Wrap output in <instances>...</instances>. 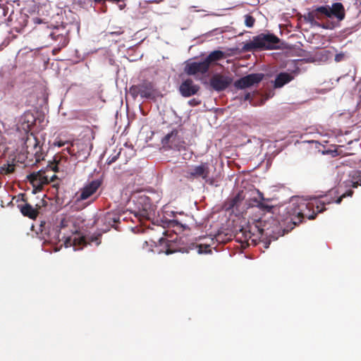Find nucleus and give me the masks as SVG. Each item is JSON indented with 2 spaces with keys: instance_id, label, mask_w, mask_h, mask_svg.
Returning a JSON list of instances; mask_svg holds the SVG:
<instances>
[{
  "instance_id": "obj_25",
  "label": "nucleus",
  "mask_w": 361,
  "mask_h": 361,
  "mask_svg": "<svg viewBox=\"0 0 361 361\" xmlns=\"http://www.w3.org/2000/svg\"><path fill=\"white\" fill-rule=\"evenodd\" d=\"M349 58V55L347 52L341 51L335 55L334 61L337 63L344 61Z\"/></svg>"
},
{
  "instance_id": "obj_26",
  "label": "nucleus",
  "mask_w": 361,
  "mask_h": 361,
  "mask_svg": "<svg viewBox=\"0 0 361 361\" xmlns=\"http://www.w3.org/2000/svg\"><path fill=\"white\" fill-rule=\"evenodd\" d=\"M197 249L198 254H208L212 252L208 244H200L197 246Z\"/></svg>"
},
{
  "instance_id": "obj_11",
  "label": "nucleus",
  "mask_w": 361,
  "mask_h": 361,
  "mask_svg": "<svg viewBox=\"0 0 361 361\" xmlns=\"http://www.w3.org/2000/svg\"><path fill=\"white\" fill-rule=\"evenodd\" d=\"M209 67L204 60L201 61H188L185 66L184 71L190 75L204 74L207 72Z\"/></svg>"
},
{
  "instance_id": "obj_9",
  "label": "nucleus",
  "mask_w": 361,
  "mask_h": 361,
  "mask_svg": "<svg viewBox=\"0 0 361 361\" xmlns=\"http://www.w3.org/2000/svg\"><path fill=\"white\" fill-rule=\"evenodd\" d=\"M162 143L164 145H168L171 149L180 150L183 147L184 141L179 135V131L175 129L162 139Z\"/></svg>"
},
{
  "instance_id": "obj_17",
  "label": "nucleus",
  "mask_w": 361,
  "mask_h": 361,
  "mask_svg": "<svg viewBox=\"0 0 361 361\" xmlns=\"http://www.w3.org/2000/svg\"><path fill=\"white\" fill-rule=\"evenodd\" d=\"M183 215V212H179L174 211H165L164 212V218L167 221H169V225L171 226H180L181 227L185 228V226L183 225L181 221L177 217V215Z\"/></svg>"
},
{
  "instance_id": "obj_2",
  "label": "nucleus",
  "mask_w": 361,
  "mask_h": 361,
  "mask_svg": "<svg viewBox=\"0 0 361 361\" xmlns=\"http://www.w3.org/2000/svg\"><path fill=\"white\" fill-rule=\"evenodd\" d=\"M330 202L327 197H293L287 207V214L300 219L306 216L309 219H314L317 213L324 210V205Z\"/></svg>"
},
{
  "instance_id": "obj_27",
  "label": "nucleus",
  "mask_w": 361,
  "mask_h": 361,
  "mask_svg": "<svg viewBox=\"0 0 361 361\" xmlns=\"http://www.w3.org/2000/svg\"><path fill=\"white\" fill-rule=\"evenodd\" d=\"M255 18L250 15L245 16V24L247 27H252L255 23Z\"/></svg>"
},
{
  "instance_id": "obj_6",
  "label": "nucleus",
  "mask_w": 361,
  "mask_h": 361,
  "mask_svg": "<svg viewBox=\"0 0 361 361\" xmlns=\"http://www.w3.org/2000/svg\"><path fill=\"white\" fill-rule=\"evenodd\" d=\"M138 204L142 205L137 211L134 212V215L139 220L149 219L154 214L153 207L146 196L140 197L138 200Z\"/></svg>"
},
{
  "instance_id": "obj_21",
  "label": "nucleus",
  "mask_w": 361,
  "mask_h": 361,
  "mask_svg": "<svg viewBox=\"0 0 361 361\" xmlns=\"http://www.w3.org/2000/svg\"><path fill=\"white\" fill-rule=\"evenodd\" d=\"M224 53L219 50H215L212 51L204 60L207 63V66L209 68L210 64L212 62H215L223 59Z\"/></svg>"
},
{
  "instance_id": "obj_22",
  "label": "nucleus",
  "mask_w": 361,
  "mask_h": 361,
  "mask_svg": "<svg viewBox=\"0 0 361 361\" xmlns=\"http://www.w3.org/2000/svg\"><path fill=\"white\" fill-rule=\"evenodd\" d=\"M21 213L30 219H35L37 215V212L30 204H25L20 207Z\"/></svg>"
},
{
  "instance_id": "obj_30",
  "label": "nucleus",
  "mask_w": 361,
  "mask_h": 361,
  "mask_svg": "<svg viewBox=\"0 0 361 361\" xmlns=\"http://www.w3.org/2000/svg\"><path fill=\"white\" fill-rule=\"evenodd\" d=\"M118 155H119V153H117L116 154H115L112 157H109L107 159V164H111L115 162L116 161V159H118Z\"/></svg>"
},
{
  "instance_id": "obj_15",
  "label": "nucleus",
  "mask_w": 361,
  "mask_h": 361,
  "mask_svg": "<svg viewBox=\"0 0 361 361\" xmlns=\"http://www.w3.org/2000/svg\"><path fill=\"white\" fill-rule=\"evenodd\" d=\"M179 90L183 96L190 97L197 92L199 86L194 84L191 79H187L182 82Z\"/></svg>"
},
{
  "instance_id": "obj_5",
  "label": "nucleus",
  "mask_w": 361,
  "mask_h": 361,
  "mask_svg": "<svg viewBox=\"0 0 361 361\" xmlns=\"http://www.w3.org/2000/svg\"><path fill=\"white\" fill-rule=\"evenodd\" d=\"M188 178H202L207 181L210 173V166L209 163L204 162L200 165L193 166L186 171Z\"/></svg>"
},
{
  "instance_id": "obj_16",
  "label": "nucleus",
  "mask_w": 361,
  "mask_h": 361,
  "mask_svg": "<svg viewBox=\"0 0 361 361\" xmlns=\"http://www.w3.org/2000/svg\"><path fill=\"white\" fill-rule=\"evenodd\" d=\"M256 195H254L250 199V204L252 207H257L264 211H269L271 209V207L266 203V200L264 198L263 194L259 190L255 192Z\"/></svg>"
},
{
  "instance_id": "obj_35",
  "label": "nucleus",
  "mask_w": 361,
  "mask_h": 361,
  "mask_svg": "<svg viewBox=\"0 0 361 361\" xmlns=\"http://www.w3.org/2000/svg\"><path fill=\"white\" fill-rule=\"evenodd\" d=\"M250 93H247V94H246L245 95L244 99H245V100H248V99H250Z\"/></svg>"
},
{
  "instance_id": "obj_37",
  "label": "nucleus",
  "mask_w": 361,
  "mask_h": 361,
  "mask_svg": "<svg viewBox=\"0 0 361 361\" xmlns=\"http://www.w3.org/2000/svg\"><path fill=\"white\" fill-rule=\"evenodd\" d=\"M125 5H119L120 10H122L124 8Z\"/></svg>"
},
{
  "instance_id": "obj_19",
  "label": "nucleus",
  "mask_w": 361,
  "mask_h": 361,
  "mask_svg": "<svg viewBox=\"0 0 361 361\" xmlns=\"http://www.w3.org/2000/svg\"><path fill=\"white\" fill-rule=\"evenodd\" d=\"M140 95L143 98H152L154 96L153 85L151 82H144L139 85Z\"/></svg>"
},
{
  "instance_id": "obj_12",
  "label": "nucleus",
  "mask_w": 361,
  "mask_h": 361,
  "mask_svg": "<svg viewBox=\"0 0 361 361\" xmlns=\"http://www.w3.org/2000/svg\"><path fill=\"white\" fill-rule=\"evenodd\" d=\"M101 181L99 180H92L86 184L79 192L77 201L85 200L90 198L99 188Z\"/></svg>"
},
{
  "instance_id": "obj_14",
  "label": "nucleus",
  "mask_w": 361,
  "mask_h": 361,
  "mask_svg": "<svg viewBox=\"0 0 361 361\" xmlns=\"http://www.w3.org/2000/svg\"><path fill=\"white\" fill-rule=\"evenodd\" d=\"M27 179L34 187L40 188L42 185L47 184L50 181L51 178L46 176L44 171L40 170L28 175Z\"/></svg>"
},
{
  "instance_id": "obj_8",
  "label": "nucleus",
  "mask_w": 361,
  "mask_h": 361,
  "mask_svg": "<svg viewBox=\"0 0 361 361\" xmlns=\"http://www.w3.org/2000/svg\"><path fill=\"white\" fill-rule=\"evenodd\" d=\"M87 243H90L87 239L80 232L78 231L66 238L64 241L65 247H73L74 251L81 250Z\"/></svg>"
},
{
  "instance_id": "obj_32",
  "label": "nucleus",
  "mask_w": 361,
  "mask_h": 361,
  "mask_svg": "<svg viewBox=\"0 0 361 361\" xmlns=\"http://www.w3.org/2000/svg\"><path fill=\"white\" fill-rule=\"evenodd\" d=\"M123 33V31L121 30V29L118 31H115V32H109V35H120Z\"/></svg>"
},
{
  "instance_id": "obj_34",
  "label": "nucleus",
  "mask_w": 361,
  "mask_h": 361,
  "mask_svg": "<svg viewBox=\"0 0 361 361\" xmlns=\"http://www.w3.org/2000/svg\"><path fill=\"white\" fill-rule=\"evenodd\" d=\"M166 240L164 238H159V245H162L166 243Z\"/></svg>"
},
{
  "instance_id": "obj_4",
  "label": "nucleus",
  "mask_w": 361,
  "mask_h": 361,
  "mask_svg": "<svg viewBox=\"0 0 361 361\" xmlns=\"http://www.w3.org/2000/svg\"><path fill=\"white\" fill-rule=\"evenodd\" d=\"M255 228L257 229L258 235L261 237H266L269 238L268 240L264 242V247L268 248L271 240H276L279 236L283 235V232L281 233L280 228L277 226L276 221L272 220V223L264 222L263 224L260 222L259 224L255 225Z\"/></svg>"
},
{
  "instance_id": "obj_18",
  "label": "nucleus",
  "mask_w": 361,
  "mask_h": 361,
  "mask_svg": "<svg viewBox=\"0 0 361 361\" xmlns=\"http://www.w3.org/2000/svg\"><path fill=\"white\" fill-rule=\"evenodd\" d=\"M293 78L294 75H293V73H281L277 75L274 80V87L276 88L281 87L293 80Z\"/></svg>"
},
{
  "instance_id": "obj_38",
  "label": "nucleus",
  "mask_w": 361,
  "mask_h": 361,
  "mask_svg": "<svg viewBox=\"0 0 361 361\" xmlns=\"http://www.w3.org/2000/svg\"><path fill=\"white\" fill-rule=\"evenodd\" d=\"M149 2H154V3H159V1H157V0H154V1H150Z\"/></svg>"
},
{
  "instance_id": "obj_36",
  "label": "nucleus",
  "mask_w": 361,
  "mask_h": 361,
  "mask_svg": "<svg viewBox=\"0 0 361 361\" xmlns=\"http://www.w3.org/2000/svg\"><path fill=\"white\" fill-rule=\"evenodd\" d=\"M171 253H173V251L170 250L169 249L166 250V255H169V254H171Z\"/></svg>"
},
{
  "instance_id": "obj_24",
  "label": "nucleus",
  "mask_w": 361,
  "mask_h": 361,
  "mask_svg": "<svg viewBox=\"0 0 361 361\" xmlns=\"http://www.w3.org/2000/svg\"><path fill=\"white\" fill-rule=\"evenodd\" d=\"M92 146L85 145V148L78 151V158L80 159H86L90 154Z\"/></svg>"
},
{
  "instance_id": "obj_33",
  "label": "nucleus",
  "mask_w": 361,
  "mask_h": 361,
  "mask_svg": "<svg viewBox=\"0 0 361 361\" xmlns=\"http://www.w3.org/2000/svg\"><path fill=\"white\" fill-rule=\"evenodd\" d=\"M91 242H95L96 245H99L100 244V241L99 240L97 237H92Z\"/></svg>"
},
{
  "instance_id": "obj_1",
  "label": "nucleus",
  "mask_w": 361,
  "mask_h": 361,
  "mask_svg": "<svg viewBox=\"0 0 361 361\" xmlns=\"http://www.w3.org/2000/svg\"><path fill=\"white\" fill-rule=\"evenodd\" d=\"M345 16L343 5L340 2L331 6H319L303 16L305 23L311 27H320L325 30H333Z\"/></svg>"
},
{
  "instance_id": "obj_40",
  "label": "nucleus",
  "mask_w": 361,
  "mask_h": 361,
  "mask_svg": "<svg viewBox=\"0 0 361 361\" xmlns=\"http://www.w3.org/2000/svg\"><path fill=\"white\" fill-rule=\"evenodd\" d=\"M145 244H146L147 245H148V242L147 241H145Z\"/></svg>"
},
{
  "instance_id": "obj_23",
  "label": "nucleus",
  "mask_w": 361,
  "mask_h": 361,
  "mask_svg": "<svg viewBox=\"0 0 361 361\" xmlns=\"http://www.w3.org/2000/svg\"><path fill=\"white\" fill-rule=\"evenodd\" d=\"M350 176L352 178L350 180L352 187L357 188L359 185H361V175L360 172L353 171Z\"/></svg>"
},
{
  "instance_id": "obj_29",
  "label": "nucleus",
  "mask_w": 361,
  "mask_h": 361,
  "mask_svg": "<svg viewBox=\"0 0 361 361\" xmlns=\"http://www.w3.org/2000/svg\"><path fill=\"white\" fill-rule=\"evenodd\" d=\"M353 192L352 190H349L345 193H343L340 197H338L335 202L336 204H340L341 202L342 198L345 197L346 196H351L353 195Z\"/></svg>"
},
{
  "instance_id": "obj_28",
  "label": "nucleus",
  "mask_w": 361,
  "mask_h": 361,
  "mask_svg": "<svg viewBox=\"0 0 361 361\" xmlns=\"http://www.w3.org/2000/svg\"><path fill=\"white\" fill-rule=\"evenodd\" d=\"M129 92L133 97H136L138 95H140V88L139 85H133L132 86Z\"/></svg>"
},
{
  "instance_id": "obj_7",
  "label": "nucleus",
  "mask_w": 361,
  "mask_h": 361,
  "mask_svg": "<svg viewBox=\"0 0 361 361\" xmlns=\"http://www.w3.org/2000/svg\"><path fill=\"white\" fill-rule=\"evenodd\" d=\"M25 146L27 154L35 156L36 162H39L43 159V154L41 147L39 146V142L35 135L30 134L27 137Z\"/></svg>"
},
{
  "instance_id": "obj_31",
  "label": "nucleus",
  "mask_w": 361,
  "mask_h": 361,
  "mask_svg": "<svg viewBox=\"0 0 361 361\" xmlns=\"http://www.w3.org/2000/svg\"><path fill=\"white\" fill-rule=\"evenodd\" d=\"M65 144H66V142H64V141H61V140L55 141V142H54V145L55 146H57V147H61L64 146V145H65Z\"/></svg>"
},
{
  "instance_id": "obj_3",
  "label": "nucleus",
  "mask_w": 361,
  "mask_h": 361,
  "mask_svg": "<svg viewBox=\"0 0 361 361\" xmlns=\"http://www.w3.org/2000/svg\"><path fill=\"white\" fill-rule=\"evenodd\" d=\"M279 39L274 35L262 33L245 42L242 49L244 51H252L255 49H275L279 47Z\"/></svg>"
},
{
  "instance_id": "obj_10",
  "label": "nucleus",
  "mask_w": 361,
  "mask_h": 361,
  "mask_svg": "<svg viewBox=\"0 0 361 361\" xmlns=\"http://www.w3.org/2000/svg\"><path fill=\"white\" fill-rule=\"evenodd\" d=\"M264 75L262 73H252L235 82V87L238 89H245L259 83L263 79Z\"/></svg>"
},
{
  "instance_id": "obj_13",
  "label": "nucleus",
  "mask_w": 361,
  "mask_h": 361,
  "mask_svg": "<svg viewBox=\"0 0 361 361\" xmlns=\"http://www.w3.org/2000/svg\"><path fill=\"white\" fill-rule=\"evenodd\" d=\"M232 81V78L229 76L216 74L210 79V85L214 90L221 91L231 84Z\"/></svg>"
},
{
  "instance_id": "obj_39",
  "label": "nucleus",
  "mask_w": 361,
  "mask_h": 361,
  "mask_svg": "<svg viewBox=\"0 0 361 361\" xmlns=\"http://www.w3.org/2000/svg\"><path fill=\"white\" fill-rule=\"evenodd\" d=\"M292 220L295 221V218H293ZM294 224H296V222L295 221H293Z\"/></svg>"
},
{
  "instance_id": "obj_20",
  "label": "nucleus",
  "mask_w": 361,
  "mask_h": 361,
  "mask_svg": "<svg viewBox=\"0 0 361 361\" xmlns=\"http://www.w3.org/2000/svg\"><path fill=\"white\" fill-rule=\"evenodd\" d=\"M255 234L253 233L250 230H247V228H241L239 232L237 233V238L239 239L242 243H248L250 240L252 242L256 239L252 238Z\"/></svg>"
}]
</instances>
